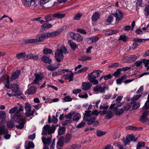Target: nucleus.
I'll use <instances>...</instances> for the list:
<instances>
[{"label":"nucleus","instance_id":"13d9d810","mask_svg":"<svg viewBox=\"0 0 149 149\" xmlns=\"http://www.w3.org/2000/svg\"><path fill=\"white\" fill-rule=\"evenodd\" d=\"M121 70V68H120L118 69L113 74V75L116 77H118V76L120 74Z\"/></svg>","mask_w":149,"mask_h":149},{"label":"nucleus","instance_id":"e2e57ef3","mask_svg":"<svg viewBox=\"0 0 149 149\" xmlns=\"http://www.w3.org/2000/svg\"><path fill=\"white\" fill-rule=\"evenodd\" d=\"M116 31L115 30H111L106 31L105 34L107 35H109L116 33Z\"/></svg>","mask_w":149,"mask_h":149},{"label":"nucleus","instance_id":"0eeeda50","mask_svg":"<svg viewBox=\"0 0 149 149\" xmlns=\"http://www.w3.org/2000/svg\"><path fill=\"white\" fill-rule=\"evenodd\" d=\"M8 129L6 128L5 126L0 127V135L3 134L4 138L6 139H9L11 136L10 134H8Z\"/></svg>","mask_w":149,"mask_h":149},{"label":"nucleus","instance_id":"f03ea898","mask_svg":"<svg viewBox=\"0 0 149 149\" xmlns=\"http://www.w3.org/2000/svg\"><path fill=\"white\" fill-rule=\"evenodd\" d=\"M16 114H15L14 115L12 119L18 123V125H16V127L18 129H22L24 128V125L26 123V118L22 116H16Z\"/></svg>","mask_w":149,"mask_h":149},{"label":"nucleus","instance_id":"9d476101","mask_svg":"<svg viewBox=\"0 0 149 149\" xmlns=\"http://www.w3.org/2000/svg\"><path fill=\"white\" fill-rule=\"evenodd\" d=\"M115 17L116 21L118 22L120 21L123 17V12L119 9H118L116 10L115 13L112 14Z\"/></svg>","mask_w":149,"mask_h":149},{"label":"nucleus","instance_id":"4468645a","mask_svg":"<svg viewBox=\"0 0 149 149\" xmlns=\"http://www.w3.org/2000/svg\"><path fill=\"white\" fill-rule=\"evenodd\" d=\"M20 72H21L18 70H17L14 72L12 74L10 78V80L12 81L17 79L18 78Z\"/></svg>","mask_w":149,"mask_h":149},{"label":"nucleus","instance_id":"1a4fd4ad","mask_svg":"<svg viewBox=\"0 0 149 149\" xmlns=\"http://www.w3.org/2000/svg\"><path fill=\"white\" fill-rule=\"evenodd\" d=\"M94 72L93 71L89 73L88 75V79L89 81L94 85H97L98 84V80L96 79V77L95 75H93Z\"/></svg>","mask_w":149,"mask_h":149},{"label":"nucleus","instance_id":"2eb2a0df","mask_svg":"<svg viewBox=\"0 0 149 149\" xmlns=\"http://www.w3.org/2000/svg\"><path fill=\"white\" fill-rule=\"evenodd\" d=\"M52 136H51V137ZM42 140L44 145H47L48 146L51 144L52 141L51 137L46 138L45 137L42 136Z\"/></svg>","mask_w":149,"mask_h":149},{"label":"nucleus","instance_id":"4be33fe9","mask_svg":"<svg viewBox=\"0 0 149 149\" xmlns=\"http://www.w3.org/2000/svg\"><path fill=\"white\" fill-rule=\"evenodd\" d=\"M34 143L31 142L26 141L25 143V148L26 149H30V148H33L34 147Z\"/></svg>","mask_w":149,"mask_h":149},{"label":"nucleus","instance_id":"7c9ffc66","mask_svg":"<svg viewBox=\"0 0 149 149\" xmlns=\"http://www.w3.org/2000/svg\"><path fill=\"white\" fill-rule=\"evenodd\" d=\"M100 15L98 12H95L93 13L92 17V20L93 21H96L99 18Z\"/></svg>","mask_w":149,"mask_h":149},{"label":"nucleus","instance_id":"864d4df0","mask_svg":"<svg viewBox=\"0 0 149 149\" xmlns=\"http://www.w3.org/2000/svg\"><path fill=\"white\" fill-rule=\"evenodd\" d=\"M141 96V95L139 94L136 95L133 97L131 98V100L132 101H136L138 100L139 98H140Z\"/></svg>","mask_w":149,"mask_h":149},{"label":"nucleus","instance_id":"b1692460","mask_svg":"<svg viewBox=\"0 0 149 149\" xmlns=\"http://www.w3.org/2000/svg\"><path fill=\"white\" fill-rule=\"evenodd\" d=\"M54 17L53 14H49L46 15L44 17V19L45 20V22H49L52 20Z\"/></svg>","mask_w":149,"mask_h":149},{"label":"nucleus","instance_id":"6e6552de","mask_svg":"<svg viewBox=\"0 0 149 149\" xmlns=\"http://www.w3.org/2000/svg\"><path fill=\"white\" fill-rule=\"evenodd\" d=\"M70 35L71 38L78 42H82L83 40V37L78 33H75L74 32L70 33Z\"/></svg>","mask_w":149,"mask_h":149},{"label":"nucleus","instance_id":"5fc2aeb1","mask_svg":"<svg viewBox=\"0 0 149 149\" xmlns=\"http://www.w3.org/2000/svg\"><path fill=\"white\" fill-rule=\"evenodd\" d=\"M80 145H78L76 144H73L69 146L70 149H78L80 147Z\"/></svg>","mask_w":149,"mask_h":149},{"label":"nucleus","instance_id":"f704fd0d","mask_svg":"<svg viewBox=\"0 0 149 149\" xmlns=\"http://www.w3.org/2000/svg\"><path fill=\"white\" fill-rule=\"evenodd\" d=\"M6 126L8 128L12 129L15 127L14 123L11 121H8L7 123Z\"/></svg>","mask_w":149,"mask_h":149},{"label":"nucleus","instance_id":"7ed1b4c3","mask_svg":"<svg viewBox=\"0 0 149 149\" xmlns=\"http://www.w3.org/2000/svg\"><path fill=\"white\" fill-rule=\"evenodd\" d=\"M91 112V110H86L84 114V120L85 121L88 122L87 124L88 125L93 124L96 120L95 117H92V116L89 114Z\"/></svg>","mask_w":149,"mask_h":149},{"label":"nucleus","instance_id":"680f3d73","mask_svg":"<svg viewBox=\"0 0 149 149\" xmlns=\"http://www.w3.org/2000/svg\"><path fill=\"white\" fill-rule=\"evenodd\" d=\"M6 117V113L5 111H0V118L1 119H4Z\"/></svg>","mask_w":149,"mask_h":149},{"label":"nucleus","instance_id":"de8ad7c7","mask_svg":"<svg viewBox=\"0 0 149 149\" xmlns=\"http://www.w3.org/2000/svg\"><path fill=\"white\" fill-rule=\"evenodd\" d=\"M71 134H67L66 135L65 138V143H68L69 142L71 139Z\"/></svg>","mask_w":149,"mask_h":149},{"label":"nucleus","instance_id":"338daca9","mask_svg":"<svg viewBox=\"0 0 149 149\" xmlns=\"http://www.w3.org/2000/svg\"><path fill=\"white\" fill-rule=\"evenodd\" d=\"M73 98L70 97V96L65 97L63 98V100L65 102H69L72 101Z\"/></svg>","mask_w":149,"mask_h":149},{"label":"nucleus","instance_id":"0e129e2a","mask_svg":"<svg viewBox=\"0 0 149 149\" xmlns=\"http://www.w3.org/2000/svg\"><path fill=\"white\" fill-rule=\"evenodd\" d=\"M25 108L26 111L31 110V106L30 104H29L28 103L26 102L25 103Z\"/></svg>","mask_w":149,"mask_h":149},{"label":"nucleus","instance_id":"a18cd8bd","mask_svg":"<svg viewBox=\"0 0 149 149\" xmlns=\"http://www.w3.org/2000/svg\"><path fill=\"white\" fill-rule=\"evenodd\" d=\"M23 111V109L22 106L20 105L19 107V109L18 110H17V111L15 114H17L16 116H23V115H22L21 114L19 113V112L20 111Z\"/></svg>","mask_w":149,"mask_h":149},{"label":"nucleus","instance_id":"393cba45","mask_svg":"<svg viewBox=\"0 0 149 149\" xmlns=\"http://www.w3.org/2000/svg\"><path fill=\"white\" fill-rule=\"evenodd\" d=\"M41 60L45 63H47L50 64L52 62V60L49 58L48 57L46 56H44L41 57Z\"/></svg>","mask_w":149,"mask_h":149},{"label":"nucleus","instance_id":"423d86ee","mask_svg":"<svg viewBox=\"0 0 149 149\" xmlns=\"http://www.w3.org/2000/svg\"><path fill=\"white\" fill-rule=\"evenodd\" d=\"M148 113V112L147 111H143L139 119L141 123L147 125H149V119L147 117Z\"/></svg>","mask_w":149,"mask_h":149},{"label":"nucleus","instance_id":"9b49d317","mask_svg":"<svg viewBox=\"0 0 149 149\" xmlns=\"http://www.w3.org/2000/svg\"><path fill=\"white\" fill-rule=\"evenodd\" d=\"M108 86L102 87L100 86H96L94 87L93 91L94 92H98L100 93H104L106 90H108Z\"/></svg>","mask_w":149,"mask_h":149},{"label":"nucleus","instance_id":"c03bdc74","mask_svg":"<svg viewBox=\"0 0 149 149\" xmlns=\"http://www.w3.org/2000/svg\"><path fill=\"white\" fill-rule=\"evenodd\" d=\"M122 141H123L124 143V145L125 146L127 145H128L130 143V141L127 136L125 138H124Z\"/></svg>","mask_w":149,"mask_h":149},{"label":"nucleus","instance_id":"a211bd4d","mask_svg":"<svg viewBox=\"0 0 149 149\" xmlns=\"http://www.w3.org/2000/svg\"><path fill=\"white\" fill-rule=\"evenodd\" d=\"M68 43L73 50H75L78 47V45L72 40H68Z\"/></svg>","mask_w":149,"mask_h":149},{"label":"nucleus","instance_id":"5701e85b","mask_svg":"<svg viewBox=\"0 0 149 149\" xmlns=\"http://www.w3.org/2000/svg\"><path fill=\"white\" fill-rule=\"evenodd\" d=\"M70 73H67L65 76V78L66 80L69 79V81L70 82L73 80L74 74L71 71H70Z\"/></svg>","mask_w":149,"mask_h":149},{"label":"nucleus","instance_id":"79ce46f5","mask_svg":"<svg viewBox=\"0 0 149 149\" xmlns=\"http://www.w3.org/2000/svg\"><path fill=\"white\" fill-rule=\"evenodd\" d=\"M145 143L143 142H140L138 143L136 146V149H141L142 147L145 146Z\"/></svg>","mask_w":149,"mask_h":149},{"label":"nucleus","instance_id":"f257e3e1","mask_svg":"<svg viewBox=\"0 0 149 149\" xmlns=\"http://www.w3.org/2000/svg\"><path fill=\"white\" fill-rule=\"evenodd\" d=\"M62 32L61 29L52 32H47L46 33H43L38 35L36 37L38 39H26L23 41V42L24 44H29L36 43L44 41L46 39L48 38L56 36L61 34Z\"/></svg>","mask_w":149,"mask_h":149},{"label":"nucleus","instance_id":"69168bd1","mask_svg":"<svg viewBox=\"0 0 149 149\" xmlns=\"http://www.w3.org/2000/svg\"><path fill=\"white\" fill-rule=\"evenodd\" d=\"M82 14L80 13H78L75 15L74 17V19L75 20H79V19L81 17Z\"/></svg>","mask_w":149,"mask_h":149},{"label":"nucleus","instance_id":"774afa93","mask_svg":"<svg viewBox=\"0 0 149 149\" xmlns=\"http://www.w3.org/2000/svg\"><path fill=\"white\" fill-rule=\"evenodd\" d=\"M50 0H40V4L41 6H43L44 4L48 2Z\"/></svg>","mask_w":149,"mask_h":149},{"label":"nucleus","instance_id":"4c0bfd02","mask_svg":"<svg viewBox=\"0 0 149 149\" xmlns=\"http://www.w3.org/2000/svg\"><path fill=\"white\" fill-rule=\"evenodd\" d=\"M26 55V53L24 52L17 54L16 55V56L18 59H21L23 58Z\"/></svg>","mask_w":149,"mask_h":149},{"label":"nucleus","instance_id":"f8f14e48","mask_svg":"<svg viewBox=\"0 0 149 149\" xmlns=\"http://www.w3.org/2000/svg\"><path fill=\"white\" fill-rule=\"evenodd\" d=\"M55 57L58 62H60L63 60L64 56L62 52L57 50L55 53Z\"/></svg>","mask_w":149,"mask_h":149},{"label":"nucleus","instance_id":"20e7f679","mask_svg":"<svg viewBox=\"0 0 149 149\" xmlns=\"http://www.w3.org/2000/svg\"><path fill=\"white\" fill-rule=\"evenodd\" d=\"M57 126V125L54 126L52 125L50 127L48 125H45L43 128L42 134L43 135H45L47 134H51L54 133L56 129L55 127Z\"/></svg>","mask_w":149,"mask_h":149},{"label":"nucleus","instance_id":"4d7b16f0","mask_svg":"<svg viewBox=\"0 0 149 149\" xmlns=\"http://www.w3.org/2000/svg\"><path fill=\"white\" fill-rule=\"evenodd\" d=\"M18 109V107H15L10 109L9 111V113L10 114L14 113Z\"/></svg>","mask_w":149,"mask_h":149},{"label":"nucleus","instance_id":"412c9836","mask_svg":"<svg viewBox=\"0 0 149 149\" xmlns=\"http://www.w3.org/2000/svg\"><path fill=\"white\" fill-rule=\"evenodd\" d=\"M64 71H65L66 72L68 71V70H58L56 72H53L52 76V77H55L62 74L65 72Z\"/></svg>","mask_w":149,"mask_h":149},{"label":"nucleus","instance_id":"aec40b11","mask_svg":"<svg viewBox=\"0 0 149 149\" xmlns=\"http://www.w3.org/2000/svg\"><path fill=\"white\" fill-rule=\"evenodd\" d=\"M11 89L13 92L17 93L19 89L18 85L16 84H13L11 85Z\"/></svg>","mask_w":149,"mask_h":149},{"label":"nucleus","instance_id":"8fccbe9b","mask_svg":"<svg viewBox=\"0 0 149 149\" xmlns=\"http://www.w3.org/2000/svg\"><path fill=\"white\" fill-rule=\"evenodd\" d=\"M140 105L139 102H135L132 107V108L133 109H136L139 107Z\"/></svg>","mask_w":149,"mask_h":149},{"label":"nucleus","instance_id":"39448f33","mask_svg":"<svg viewBox=\"0 0 149 149\" xmlns=\"http://www.w3.org/2000/svg\"><path fill=\"white\" fill-rule=\"evenodd\" d=\"M25 6L31 9H37L39 7L38 3L35 0H25Z\"/></svg>","mask_w":149,"mask_h":149},{"label":"nucleus","instance_id":"72a5a7b5","mask_svg":"<svg viewBox=\"0 0 149 149\" xmlns=\"http://www.w3.org/2000/svg\"><path fill=\"white\" fill-rule=\"evenodd\" d=\"M91 59V57L88 56H81L79 58V60L80 61H85L90 60Z\"/></svg>","mask_w":149,"mask_h":149},{"label":"nucleus","instance_id":"bf43d9fd","mask_svg":"<svg viewBox=\"0 0 149 149\" xmlns=\"http://www.w3.org/2000/svg\"><path fill=\"white\" fill-rule=\"evenodd\" d=\"M132 102H131L130 103L127 104H125V106H124V110L125 111L128 110L131 107L132 105Z\"/></svg>","mask_w":149,"mask_h":149},{"label":"nucleus","instance_id":"ea45409f","mask_svg":"<svg viewBox=\"0 0 149 149\" xmlns=\"http://www.w3.org/2000/svg\"><path fill=\"white\" fill-rule=\"evenodd\" d=\"M63 137H61L58 140V141L57 143V146L58 147V146L60 147H62L63 146Z\"/></svg>","mask_w":149,"mask_h":149},{"label":"nucleus","instance_id":"f3484780","mask_svg":"<svg viewBox=\"0 0 149 149\" xmlns=\"http://www.w3.org/2000/svg\"><path fill=\"white\" fill-rule=\"evenodd\" d=\"M92 84L88 82H83L82 83V89L83 90H87L90 88Z\"/></svg>","mask_w":149,"mask_h":149},{"label":"nucleus","instance_id":"ddd939ff","mask_svg":"<svg viewBox=\"0 0 149 149\" xmlns=\"http://www.w3.org/2000/svg\"><path fill=\"white\" fill-rule=\"evenodd\" d=\"M53 26L51 24L46 22L42 25L41 26V29L42 31H46L52 28Z\"/></svg>","mask_w":149,"mask_h":149},{"label":"nucleus","instance_id":"dca6fc26","mask_svg":"<svg viewBox=\"0 0 149 149\" xmlns=\"http://www.w3.org/2000/svg\"><path fill=\"white\" fill-rule=\"evenodd\" d=\"M34 75L35 77V79L34 80L32 83H38L39 82V81L41 80L43 78L42 75L41 74H38L35 73Z\"/></svg>","mask_w":149,"mask_h":149},{"label":"nucleus","instance_id":"c756f323","mask_svg":"<svg viewBox=\"0 0 149 149\" xmlns=\"http://www.w3.org/2000/svg\"><path fill=\"white\" fill-rule=\"evenodd\" d=\"M57 50H59L62 53V54H67L68 53V52L65 46L62 45L60 49H58Z\"/></svg>","mask_w":149,"mask_h":149},{"label":"nucleus","instance_id":"cd10ccee","mask_svg":"<svg viewBox=\"0 0 149 149\" xmlns=\"http://www.w3.org/2000/svg\"><path fill=\"white\" fill-rule=\"evenodd\" d=\"M144 14L146 17L149 15V5H146L143 9Z\"/></svg>","mask_w":149,"mask_h":149},{"label":"nucleus","instance_id":"09e8293b","mask_svg":"<svg viewBox=\"0 0 149 149\" xmlns=\"http://www.w3.org/2000/svg\"><path fill=\"white\" fill-rule=\"evenodd\" d=\"M106 132H103L100 130H97V135L98 136H101L104 135L106 133Z\"/></svg>","mask_w":149,"mask_h":149},{"label":"nucleus","instance_id":"bb28decb","mask_svg":"<svg viewBox=\"0 0 149 149\" xmlns=\"http://www.w3.org/2000/svg\"><path fill=\"white\" fill-rule=\"evenodd\" d=\"M109 106L108 105H101L100 106V108L101 109H103L104 110L102 111V114H105L108 113L109 112V111L106 110L109 107Z\"/></svg>","mask_w":149,"mask_h":149},{"label":"nucleus","instance_id":"37998d69","mask_svg":"<svg viewBox=\"0 0 149 149\" xmlns=\"http://www.w3.org/2000/svg\"><path fill=\"white\" fill-rule=\"evenodd\" d=\"M129 140L131 141H134L135 142L137 140V138L135 139V137L133 134H130L129 135L127 136Z\"/></svg>","mask_w":149,"mask_h":149},{"label":"nucleus","instance_id":"6e6d98bb","mask_svg":"<svg viewBox=\"0 0 149 149\" xmlns=\"http://www.w3.org/2000/svg\"><path fill=\"white\" fill-rule=\"evenodd\" d=\"M88 67H84V68H82L80 70L78 71L77 72H76L74 73H79L82 72H85L87 70H88Z\"/></svg>","mask_w":149,"mask_h":149},{"label":"nucleus","instance_id":"58836bf2","mask_svg":"<svg viewBox=\"0 0 149 149\" xmlns=\"http://www.w3.org/2000/svg\"><path fill=\"white\" fill-rule=\"evenodd\" d=\"M34 110L26 111L25 113V116L26 117H29L30 116H33L34 113Z\"/></svg>","mask_w":149,"mask_h":149},{"label":"nucleus","instance_id":"473e14b6","mask_svg":"<svg viewBox=\"0 0 149 149\" xmlns=\"http://www.w3.org/2000/svg\"><path fill=\"white\" fill-rule=\"evenodd\" d=\"M118 108L116 107L114 108V110L116 111L115 114L116 115L120 116L122 115L124 112V110L123 109H121L117 110Z\"/></svg>","mask_w":149,"mask_h":149},{"label":"nucleus","instance_id":"3c124183","mask_svg":"<svg viewBox=\"0 0 149 149\" xmlns=\"http://www.w3.org/2000/svg\"><path fill=\"white\" fill-rule=\"evenodd\" d=\"M107 113V114L105 116L106 119L111 118L114 115V113H113L110 112L109 111Z\"/></svg>","mask_w":149,"mask_h":149},{"label":"nucleus","instance_id":"052dcab7","mask_svg":"<svg viewBox=\"0 0 149 149\" xmlns=\"http://www.w3.org/2000/svg\"><path fill=\"white\" fill-rule=\"evenodd\" d=\"M57 68V67H54L52 65H49L47 67L48 70L50 71H53L56 70Z\"/></svg>","mask_w":149,"mask_h":149},{"label":"nucleus","instance_id":"a878e982","mask_svg":"<svg viewBox=\"0 0 149 149\" xmlns=\"http://www.w3.org/2000/svg\"><path fill=\"white\" fill-rule=\"evenodd\" d=\"M66 14L62 13L60 12H58L53 14V16L54 17L57 18H62L65 17Z\"/></svg>","mask_w":149,"mask_h":149},{"label":"nucleus","instance_id":"a19ab883","mask_svg":"<svg viewBox=\"0 0 149 149\" xmlns=\"http://www.w3.org/2000/svg\"><path fill=\"white\" fill-rule=\"evenodd\" d=\"M113 144L118 147L119 149H126L124 148V145H123L120 142H115L113 143Z\"/></svg>","mask_w":149,"mask_h":149},{"label":"nucleus","instance_id":"c85d7f7f","mask_svg":"<svg viewBox=\"0 0 149 149\" xmlns=\"http://www.w3.org/2000/svg\"><path fill=\"white\" fill-rule=\"evenodd\" d=\"M138 58L137 56L135 55L130 56L128 58L127 60L129 63L135 61Z\"/></svg>","mask_w":149,"mask_h":149},{"label":"nucleus","instance_id":"603ef678","mask_svg":"<svg viewBox=\"0 0 149 149\" xmlns=\"http://www.w3.org/2000/svg\"><path fill=\"white\" fill-rule=\"evenodd\" d=\"M65 130V128L64 127H60L58 130V134L60 135L62 134Z\"/></svg>","mask_w":149,"mask_h":149},{"label":"nucleus","instance_id":"6ab92c4d","mask_svg":"<svg viewBox=\"0 0 149 149\" xmlns=\"http://www.w3.org/2000/svg\"><path fill=\"white\" fill-rule=\"evenodd\" d=\"M38 56L37 55H34V54L30 53L27 54L26 56V60H27L29 59H32L33 60H37L38 58Z\"/></svg>","mask_w":149,"mask_h":149},{"label":"nucleus","instance_id":"2f4dec72","mask_svg":"<svg viewBox=\"0 0 149 149\" xmlns=\"http://www.w3.org/2000/svg\"><path fill=\"white\" fill-rule=\"evenodd\" d=\"M36 88L35 87L31 86L28 90V93L29 94H34L36 92Z\"/></svg>","mask_w":149,"mask_h":149},{"label":"nucleus","instance_id":"c9c22d12","mask_svg":"<svg viewBox=\"0 0 149 149\" xmlns=\"http://www.w3.org/2000/svg\"><path fill=\"white\" fill-rule=\"evenodd\" d=\"M81 117V115L79 113H77L75 114L72 118V120L74 121L79 120Z\"/></svg>","mask_w":149,"mask_h":149},{"label":"nucleus","instance_id":"e433bc0d","mask_svg":"<svg viewBox=\"0 0 149 149\" xmlns=\"http://www.w3.org/2000/svg\"><path fill=\"white\" fill-rule=\"evenodd\" d=\"M76 112L74 111L70 112L68 114L65 115L64 118L66 119H68L69 120H72V116Z\"/></svg>","mask_w":149,"mask_h":149},{"label":"nucleus","instance_id":"49530a36","mask_svg":"<svg viewBox=\"0 0 149 149\" xmlns=\"http://www.w3.org/2000/svg\"><path fill=\"white\" fill-rule=\"evenodd\" d=\"M43 53L45 54H51L53 53L52 50L49 49L45 48L43 50Z\"/></svg>","mask_w":149,"mask_h":149}]
</instances>
